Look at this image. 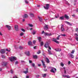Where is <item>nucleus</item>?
<instances>
[{"label":"nucleus","instance_id":"obj_1","mask_svg":"<svg viewBox=\"0 0 78 78\" xmlns=\"http://www.w3.org/2000/svg\"><path fill=\"white\" fill-rule=\"evenodd\" d=\"M44 47H45V48H47V47L48 48V51L49 55H52V53H51V47L49 46V45L48 43H46L44 45Z\"/></svg>","mask_w":78,"mask_h":78},{"label":"nucleus","instance_id":"obj_2","mask_svg":"<svg viewBox=\"0 0 78 78\" xmlns=\"http://www.w3.org/2000/svg\"><path fill=\"white\" fill-rule=\"evenodd\" d=\"M9 59L11 62L12 61H14L16 60V57H12L11 58H9Z\"/></svg>","mask_w":78,"mask_h":78},{"label":"nucleus","instance_id":"obj_3","mask_svg":"<svg viewBox=\"0 0 78 78\" xmlns=\"http://www.w3.org/2000/svg\"><path fill=\"white\" fill-rule=\"evenodd\" d=\"M50 71L51 72H52V73H55V71H56V69L54 68H52Z\"/></svg>","mask_w":78,"mask_h":78},{"label":"nucleus","instance_id":"obj_4","mask_svg":"<svg viewBox=\"0 0 78 78\" xmlns=\"http://www.w3.org/2000/svg\"><path fill=\"white\" fill-rule=\"evenodd\" d=\"M44 30H47L48 29V26L47 25H45V26L44 27Z\"/></svg>","mask_w":78,"mask_h":78},{"label":"nucleus","instance_id":"obj_5","mask_svg":"<svg viewBox=\"0 0 78 78\" xmlns=\"http://www.w3.org/2000/svg\"><path fill=\"white\" fill-rule=\"evenodd\" d=\"M49 5L48 4H46V6H44V8L46 9H48L49 8Z\"/></svg>","mask_w":78,"mask_h":78},{"label":"nucleus","instance_id":"obj_6","mask_svg":"<svg viewBox=\"0 0 78 78\" xmlns=\"http://www.w3.org/2000/svg\"><path fill=\"white\" fill-rule=\"evenodd\" d=\"M41 62L42 63V65L43 67H44V68H45V67H46V66H45V62H44V61L42 60H41Z\"/></svg>","mask_w":78,"mask_h":78},{"label":"nucleus","instance_id":"obj_7","mask_svg":"<svg viewBox=\"0 0 78 78\" xmlns=\"http://www.w3.org/2000/svg\"><path fill=\"white\" fill-rule=\"evenodd\" d=\"M52 41H54V42H56V43H57V44H59V42L58 41H56V39L53 38L52 39Z\"/></svg>","mask_w":78,"mask_h":78},{"label":"nucleus","instance_id":"obj_8","mask_svg":"<svg viewBox=\"0 0 78 78\" xmlns=\"http://www.w3.org/2000/svg\"><path fill=\"white\" fill-rule=\"evenodd\" d=\"M0 52L2 54H3V53H5V50L4 49H1L0 50Z\"/></svg>","mask_w":78,"mask_h":78},{"label":"nucleus","instance_id":"obj_9","mask_svg":"<svg viewBox=\"0 0 78 78\" xmlns=\"http://www.w3.org/2000/svg\"><path fill=\"white\" fill-rule=\"evenodd\" d=\"M61 30L62 31L64 32V31H65V29H64V26H63V25H62V27L61 28Z\"/></svg>","mask_w":78,"mask_h":78},{"label":"nucleus","instance_id":"obj_10","mask_svg":"<svg viewBox=\"0 0 78 78\" xmlns=\"http://www.w3.org/2000/svg\"><path fill=\"white\" fill-rule=\"evenodd\" d=\"M44 35L45 36H51L52 34H51V33L48 34L47 33H44Z\"/></svg>","mask_w":78,"mask_h":78},{"label":"nucleus","instance_id":"obj_11","mask_svg":"<svg viewBox=\"0 0 78 78\" xmlns=\"http://www.w3.org/2000/svg\"><path fill=\"white\" fill-rule=\"evenodd\" d=\"M15 29L16 31H18V30H19V29L18 28V25H15Z\"/></svg>","mask_w":78,"mask_h":78},{"label":"nucleus","instance_id":"obj_12","mask_svg":"<svg viewBox=\"0 0 78 78\" xmlns=\"http://www.w3.org/2000/svg\"><path fill=\"white\" fill-rule=\"evenodd\" d=\"M46 62L47 63H50V60H49V59L47 58H46Z\"/></svg>","mask_w":78,"mask_h":78},{"label":"nucleus","instance_id":"obj_13","mask_svg":"<svg viewBox=\"0 0 78 78\" xmlns=\"http://www.w3.org/2000/svg\"><path fill=\"white\" fill-rule=\"evenodd\" d=\"M5 26L6 27H7V28H8L9 30H11V27L10 26H9L8 25H6Z\"/></svg>","mask_w":78,"mask_h":78},{"label":"nucleus","instance_id":"obj_14","mask_svg":"<svg viewBox=\"0 0 78 78\" xmlns=\"http://www.w3.org/2000/svg\"><path fill=\"white\" fill-rule=\"evenodd\" d=\"M38 18L40 22H42V20H43V18H42V17L41 18V17L38 16Z\"/></svg>","mask_w":78,"mask_h":78},{"label":"nucleus","instance_id":"obj_15","mask_svg":"<svg viewBox=\"0 0 78 78\" xmlns=\"http://www.w3.org/2000/svg\"><path fill=\"white\" fill-rule=\"evenodd\" d=\"M65 23H66L68 25H70V26H71L72 24H71V23H69V22H68L67 21H65Z\"/></svg>","mask_w":78,"mask_h":78},{"label":"nucleus","instance_id":"obj_16","mask_svg":"<svg viewBox=\"0 0 78 78\" xmlns=\"http://www.w3.org/2000/svg\"><path fill=\"white\" fill-rule=\"evenodd\" d=\"M6 64H7L6 62H3L2 63V66H6Z\"/></svg>","mask_w":78,"mask_h":78},{"label":"nucleus","instance_id":"obj_17","mask_svg":"<svg viewBox=\"0 0 78 78\" xmlns=\"http://www.w3.org/2000/svg\"><path fill=\"white\" fill-rule=\"evenodd\" d=\"M25 53L27 55V56H30V51H28L27 52H26Z\"/></svg>","mask_w":78,"mask_h":78},{"label":"nucleus","instance_id":"obj_18","mask_svg":"<svg viewBox=\"0 0 78 78\" xmlns=\"http://www.w3.org/2000/svg\"><path fill=\"white\" fill-rule=\"evenodd\" d=\"M63 77H66L67 78H70V77L68 75H63Z\"/></svg>","mask_w":78,"mask_h":78},{"label":"nucleus","instance_id":"obj_19","mask_svg":"<svg viewBox=\"0 0 78 78\" xmlns=\"http://www.w3.org/2000/svg\"><path fill=\"white\" fill-rule=\"evenodd\" d=\"M30 16L31 17H34V15L33 13H30Z\"/></svg>","mask_w":78,"mask_h":78},{"label":"nucleus","instance_id":"obj_20","mask_svg":"<svg viewBox=\"0 0 78 78\" xmlns=\"http://www.w3.org/2000/svg\"><path fill=\"white\" fill-rule=\"evenodd\" d=\"M64 17L66 19H69V16L67 15H65Z\"/></svg>","mask_w":78,"mask_h":78},{"label":"nucleus","instance_id":"obj_21","mask_svg":"<svg viewBox=\"0 0 78 78\" xmlns=\"http://www.w3.org/2000/svg\"><path fill=\"white\" fill-rule=\"evenodd\" d=\"M28 44L29 45H32V42L31 41L28 42Z\"/></svg>","mask_w":78,"mask_h":78},{"label":"nucleus","instance_id":"obj_22","mask_svg":"<svg viewBox=\"0 0 78 78\" xmlns=\"http://www.w3.org/2000/svg\"><path fill=\"white\" fill-rule=\"evenodd\" d=\"M33 57L34 59H37V56L36 55H35L33 56Z\"/></svg>","mask_w":78,"mask_h":78},{"label":"nucleus","instance_id":"obj_23","mask_svg":"<svg viewBox=\"0 0 78 78\" xmlns=\"http://www.w3.org/2000/svg\"><path fill=\"white\" fill-rule=\"evenodd\" d=\"M38 40L39 41V42H41V40L42 39V38H41V37H38Z\"/></svg>","mask_w":78,"mask_h":78},{"label":"nucleus","instance_id":"obj_24","mask_svg":"<svg viewBox=\"0 0 78 78\" xmlns=\"http://www.w3.org/2000/svg\"><path fill=\"white\" fill-rule=\"evenodd\" d=\"M24 18H28V15L25 14L24 16Z\"/></svg>","mask_w":78,"mask_h":78},{"label":"nucleus","instance_id":"obj_25","mask_svg":"<svg viewBox=\"0 0 78 78\" xmlns=\"http://www.w3.org/2000/svg\"><path fill=\"white\" fill-rule=\"evenodd\" d=\"M64 16L60 17V20H63V19H64Z\"/></svg>","mask_w":78,"mask_h":78},{"label":"nucleus","instance_id":"obj_26","mask_svg":"<svg viewBox=\"0 0 78 78\" xmlns=\"http://www.w3.org/2000/svg\"><path fill=\"white\" fill-rule=\"evenodd\" d=\"M19 48L20 50H22V49L23 48L22 46H20L19 47Z\"/></svg>","mask_w":78,"mask_h":78},{"label":"nucleus","instance_id":"obj_27","mask_svg":"<svg viewBox=\"0 0 78 78\" xmlns=\"http://www.w3.org/2000/svg\"><path fill=\"white\" fill-rule=\"evenodd\" d=\"M46 75H47V74H44L42 75V76L43 77H44V78H45V76H46Z\"/></svg>","mask_w":78,"mask_h":78},{"label":"nucleus","instance_id":"obj_28","mask_svg":"<svg viewBox=\"0 0 78 78\" xmlns=\"http://www.w3.org/2000/svg\"><path fill=\"white\" fill-rule=\"evenodd\" d=\"M28 25L29 27H33V25L31 24H28Z\"/></svg>","mask_w":78,"mask_h":78},{"label":"nucleus","instance_id":"obj_29","mask_svg":"<svg viewBox=\"0 0 78 78\" xmlns=\"http://www.w3.org/2000/svg\"><path fill=\"white\" fill-rule=\"evenodd\" d=\"M70 56L72 58H74V56L73 55L71 54H70Z\"/></svg>","mask_w":78,"mask_h":78},{"label":"nucleus","instance_id":"obj_30","mask_svg":"<svg viewBox=\"0 0 78 78\" xmlns=\"http://www.w3.org/2000/svg\"><path fill=\"white\" fill-rule=\"evenodd\" d=\"M55 50H56V51H59V48L55 49Z\"/></svg>","mask_w":78,"mask_h":78},{"label":"nucleus","instance_id":"obj_31","mask_svg":"<svg viewBox=\"0 0 78 78\" xmlns=\"http://www.w3.org/2000/svg\"><path fill=\"white\" fill-rule=\"evenodd\" d=\"M23 35H24V33L22 32L20 34V36H23Z\"/></svg>","mask_w":78,"mask_h":78},{"label":"nucleus","instance_id":"obj_32","mask_svg":"<svg viewBox=\"0 0 78 78\" xmlns=\"http://www.w3.org/2000/svg\"><path fill=\"white\" fill-rule=\"evenodd\" d=\"M32 34H33V35L35 34H36V31H34L32 32Z\"/></svg>","mask_w":78,"mask_h":78},{"label":"nucleus","instance_id":"obj_33","mask_svg":"<svg viewBox=\"0 0 78 78\" xmlns=\"http://www.w3.org/2000/svg\"><path fill=\"white\" fill-rule=\"evenodd\" d=\"M23 73H25L26 74H27V73H28V71H24L23 72Z\"/></svg>","mask_w":78,"mask_h":78},{"label":"nucleus","instance_id":"obj_34","mask_svg":"<svg viewBox=\"0 0 78 78\" xmlns=\"http://www.w3.org/2000/svg\"><path fill=\"white\" fill-rule=\"evenodd\" d=\"M60 64L61 66H62V67H63L64 66V64H63L62 62Z\"/></svg>","mask_w":78,"mask_h":78},{"label":"nucleus","instance_id":"obj_35","mask_svg":"<svg viewBox=\"0 0 78 78\" xmlns=\"http://www.w3.org/2000/svg\"><path fill=\"white\" fill-rule=\"evenodd\" d=\"M2 58H6V57H5L3 55H2Z\"/></svg>","mask_w":78,"mask_h":78},{"label":"nucleus","instance_id":"obj_36","mask_svg":"<svg viewBox=\"0 0 78 78\" xmlns=\"http://www.w3.org/2000/svg\"><path fill=\"white\" fill-rule=\"evenodd\" d=\"M25 3H26V4H28V3H29L27 1V0H25Z\"/></svg>","mask_w":78,"mask_h":78},{"label":"nucleus","instance_id":"obj_37","mask_svg":"<svg viewBox=\"0 0 78 78\" xmlns=\"http://www.w3.org/2000/svg\"><path fill=\"white\" fill-rule=\"evenodd\" d=\"M75 53V50H73L72 51V52H71V53H72V54H73Z\"/></svg>","mask_w":78,"mask_h":78},{"label":"nucleus","instance_id":"obj_38","mask_svg":"<svg viewBox=\"0 0 78 78\" xmlns=\"http://www.w3.org/2000/svg\"><path fill=\"white\" fill-rule=\"evenodd\" d=\"M41 53V51L40 50H39L38 52H37V54H40Z\"/></svg>","mask_w":78,"mask_h":78},{"label":"nucleus","instance_id":"obj_39","mask_svg":"<svg viewBox=\"0 0 78 78\" xmlns=\"http://www.w3.org/2000/svg\"><path fill=\"white\" fill-rule=\"evenodd\" d=\"M59 37H60V35L58 36V37H57V40H59Z\"/></svg>","mask_w":78,"mask_h":78},{"label":"nucleus","instance_id":"obj_40","mask_svg":"<svg viewBox=\"0 0 78 78\" xmlns=\"http://www.w3.org/2000/svg\"><path fill=\"white\" fill-rule=\"evenodd\" d=\"M63 69H64V70L65 73H66V68L63 67Z\"/></svg>","mask_w":78,"mask_h":78},{"label":"nucleus","instance_id":"obj_41","mask_svg":"<svg viewBox=\"0 0 78 78\" xmlns=\"http://www.w3.org/2000/svg\"><path fill=\"white\" fill-rule=\"evenodd\" d=\"M44 44V43L43 42H41V46H42V45Z\"/></svg>","mask_w":78,"mask_h":78},{"label":"nucleus","instance_id":"obj_42","mask_svg":"<svg viewBox=\"0 0 78 78\" xmlns=\"http://www.w3.org/2000/svg\"><path fill=\"white\" fill-rule=\"evenodd\" d=\"M6 50L7 51H11V49L10 48H9V50H8V49H6Z\"/></svg>","mask_w":78,"mask_h":78},{"label":"nucleus","instance_id":"obj_43","mask_svg":"<svg viewBox=\"0 0 78 78\" xmlns=\"http://www.w3.org/2000/svg\"><path fill=\"white\" fill-rule=\"evenodd\" d=\"M60 36H64V37H65V36H66V34H61Z\"/></svg>","mask_w":78,"mask_h":78},{"label":"nucleus","instance_id":"obj_44","mask_svg":"<svg viewBox=\"0 0 78 78\" xmlns=\"http://www.w3.org/2000/svg\"><path fill=\"white\" fill-rule=\"evenodd\" d=\"M36 41L35 40H34L33 41V44H35V43H36Z\"/></svg>","mask_w":78,"mask_h":78},{"label":"nucleus","instance_id":"obj_45","mask_svg":"<svg viewBox=\"0 0 78 78\" xmlns=\"http://www.w3.org/2000/svg\"><path fill=\"white\" fill-rule=\"evenodd\" d=\"M10 72L11 73H13V71L12 69H11V70H10Z\"/></svg>","mask_w":78,"mask_h":78},{"label":"nucleus","instance_id":"obj_46","mask_svg":"<svg viewBox=\"0 0 78 78\" xmlns=\"http://www.w3.org/2000/svg\"><path fill=\"white\" fill-rule=\"evenodd\" d=\"M76 31L78 32V28H76Z\"/></svg>","mask_w":78,"mask_h":78},{"label":"nucleus","instance_id":"obj_47","mask_svg":"<svg viewBox=\"0 0 78 78\" xmlns=\"http://www.w3.org/2000/svg\"><path fill=\"white\" fill-rule=\"evenodd\" d=\"M32 66L33 67H34V66H35V64H34V63H32Z\"/></svg>","mask_w":78,"mask_h":78},{"label":"nucleus","instance_id":"obj_48","mask_svg":"<svg viewBox=\"0 0 78 78\" xmlns=\"http://www.w3.org/2000/svg\"><path fill=\"white\" fill-rule=\"evenodd\" d=\"M29 61V63H32V61H31V60H30Z\"/></svg>","mask_w":78,"mask_h":78},{"label":"nucleus","instance_id":"obj_49","mask_svg":"<svg viewBox=\"0 0 78 78\" xmlns=\"http://www.w3.org/2000/svg\"><path fill=\"white\" fill-rule=\"evenodd\" d=\"M21 30H22V31H23V32H24V31H25V30H24L23 29H22Z\"/></svg>","mask_w":78,"mask_h":78},{"label":"nucleus","instance_id":"obj_50","mask_svg":"<svg viewBox=\"0 0 78 78\" xmlns=\"http://www.w3.org/2000/svg\"><path fill=\"white\" fill-rule=\"evenodd\" d=\"M44 33H45V32L44 31V30H43V31L41 32L42 34H44Z\"/></svg>","mask_w":78,"mask_h":78},{"label":"nucleus","instance_id":"obj_51","mask_svg":"<svg viewBox=\"0 0 78 78\" xmlns=\"http://www.w3.org/2000/svg\"><path fill=\"white\" fill-rule=\"evenodd\" d=\"M0 35H1V36H2L3 35V34L1 32H0Z\"/></svg>","mask_w":78,"mask_h":78},{"label":"nucleus","instance_id":"obj_52","mask_svg":"<svg viewBox=\"0 0 78 78\" xmlns=\"http://www.w3.org/2000/svg\"><path fill=\"white\" fill-rule=\"evenodd\" d=\"M72 16L73 17H75V14H73Z\"/></svg>","mask_w":78,"mask_h":78},{"label":"nucleus","instance_id":"obj_53","mask_svg":"<svg viewBox=\"0 0 78 78\" xmlns=\"http://www.w3.org/2000/svg\"><path fill=\"white\" fill-rule=\"evenodd\" d=\"M16 64H18V62L16 61L15 62Z\"/></svg>","mask_w":78,"mask_h":78},{"label":"nucleus","instance_id":"obj_54","mask_svg":"<svg viewBox=\"0 0 78 78\" xmlns=\"http://www.w3.org/2000/svg\"><path fill=\"white\" fill-rule=\"evenodd\" d=\"M70 61H69V62H68V64H70Z\"/></svg>","mask_w":78,"mask_h":78},{"label":"nucleus","instance_id":"obj_55","mask_svg":"<svg viewBox=\"0 0 78 78\" xmlns=\"http://www.w3.org/2000/svg\"><path fill=\"white\" fill-rule=\"evenodd\" d=\"M41 66V64H38V67H40V66Z\"/></svg>","mask_w":78,"mask_h":78},{"label":"nucleus","instance_id":"obj_56","mask_svg":"<svg viewBox=\"0 0 78 78\" xmlns=\"http://www.w3.org/2000/svg\"><path fill=\"white\" fill-rule=\"evenodd\" d=\"M26 71H28V68H26Z\"/></svg>","mask_w":78,"mask_h":78},{"label":"nucleus","instance_id":"obj_57","mask_svg":"<svg viewBox=\"0 0 78 78\" xmlns=\"http://www.w3.org/2000/svg\"><path fill=\"white\" fill-rule=\"evenodd\" d=\"M21 62H25L23 61H21Z\"/></svg>","mask_w":78,"mask_h":78},{"label":"nucleus","instance_id":"obj_58","mask_svg":"<svg viewBox=\"0 0 78 78\" xmlns=\"http://www.w3.org/2000/svg\"><path fill=\"white\" fill-rule=\"evenodd\" d=\"M75 35L76 36H78V34H75Z\"/></svg>","mask_w":78,"mask_h":78},{"label":"nucleus","instance_id":"obj_59","mask_svg":"<svg viewBox=\"0 0 78 78\" xmlns=\"http://www.w3.org/2000/svg\"><path fill=\"white\" fill-rule=\"evenodd\" d=\"M26 78H29V76H26Z\"/></svg>","mask_w":78,"mask_h":78},{"label":"nucleus","instance_id":"obj_60","mask_svg":"<svg viewBox=\"0 0 78 78\" xmlns=\"http://www.w3.org/2000/svg\"><path fill=\"white\" fill-rule=\"evenodd\" d=\"M66 4H67V5H68L69 4V3H68V2H66Z\"/></svg>","mask_w":78,"mask_h":78},{"label":"nucleus","instance_id":"obj_61","mask_svg":"<svg viewBox=\"0 0 78 78\" xmlns=\"http://www.w3.org/2000/svg\"><path fill=\"white\" fill-rule=\"evenodd\" d=\"M37 7H40V5H37Z\"/></svg>","mask_w":78,"mask_h":78},{"label":"nucleus","instance_id":"obj_62","mask_svg":"<svg viewBox=\"0 0 78 78\" xmlns=\"http://www.w3.org/2000/svg\"><path fill=\"white\" fill-rule=\"evenodd\" d=\"M23 22H25V19H23Z\"/></svg>","mask_w":78,"mask_h":78},{"label":"nucleus","instance_id":"obj_63","mask_svg":"<svg viewBox=\"0 0 78 78\" xmlns=\"http://www.w3.org/2000/svg\"><path fill=\"white\" fill-rule=\"evenodd\" d=\"M2 68H0V71H2Z\"/></svg>","mask_w":78,"mask_h":78},{"label":"nucleus","instance_id":"obj_64","mask_svg":"<svg viewBox=\"0 0 78 78\" xmlns=\"http://www.w3.org/2000/svg\"><path fill=\"white\" fill-rule=\"evenodd\" d=\"M47 69L44 70L45 72H47Z\"/></svg>","mask_w":78,"mask_h":78}]
</instances>
